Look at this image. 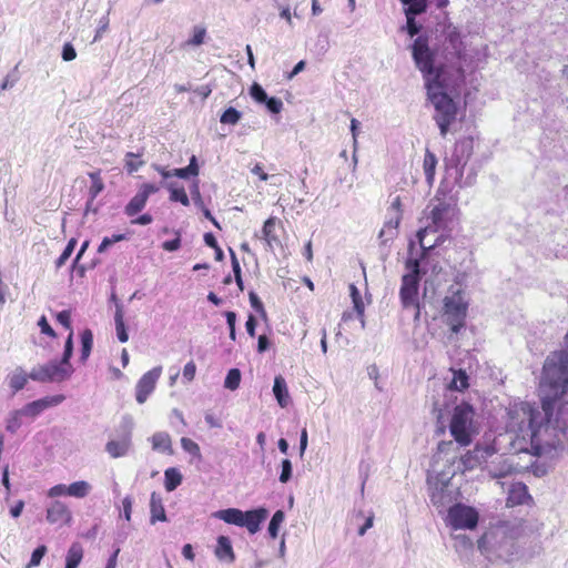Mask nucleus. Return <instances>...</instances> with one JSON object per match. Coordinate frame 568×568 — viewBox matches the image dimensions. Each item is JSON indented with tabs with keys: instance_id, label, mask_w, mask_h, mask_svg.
I'll use <instances>...</instances> for the list:
<instances>
[{
	"instance_id": "nucleus-1",
	"label": "nucleus",
	"mask_w": 568,
	"mask_h": 568,
	"mask_svg": "<svg viewBox=\"0 0 568 568\" xmlns=\"http://www.w3.org/2000/svg\"><path fill=\"white\" fill-rule=\"evenodd\" d=\"M568 390V331L565 348L549 354L539 385L541 409L527 402L515 403L507 410L506 429L511 449L535 456L554 455L568 446V402L559 406L554 420V404Z\"/></svg>"
},
{
	"instance_id": "nucleus-2",
	"label": "nucleus",
	"mask_w": 568,
	"mask_h": 568,
	"mask_svg": "<svg viewBox=\"0 0 568 568\" xmlns=\"http://www.w3.org/2000/svg\"><path fill=\"white\" fill-rule=\"evenodd\" d=\"M465 81L463 67H457L452 78L425 87L428 100L435 109L434 120L436 121L440 135L446 136L449 126L457 116V104L450 97L456 93Z\"/></svg>"
},
{
	"instance_id": "nucleus-3",
	"label": "nucleus",
	"mask_w": 568,
	"mask_h": 568,
	"mask_svg": "<svg viewBox=\"0 0 568 568\" xmlns=\"http://www.w3.org/2000/svg\"><path fill=\"white\" fill-rule=\"evenodd\" d=\"M412 55L416 68L423 74L425 87L452 78L455 67L436 64V53L429 47L427 38L419 36L412 44Z\"/></svg>"
},
{
	"instance_id": "nucleus-4",
	"label": "nucleus",
	"mask_w": 568,
	"mask_h": 568,
	"mask_svg": "<svg viewBox=\"0 0 568 568\" xmlns=\"http://www.w3.org/2000/svg\"><path fill=\"white\" fill-rule=\"evenodd\" d=\"M478 548L487 554V556H494L497 559L504 561L510 560L516 554V544L513 537L508 536L506 530L498 528L490 530L478 540Z\"/></svg>"
},
{
	"instance_id": "nucleus-5",
	"label": "nucleus",
	"mask_w": 568,
	"mask_h": 568,
	"mask_svg": "<svg viewBox=\"0 0 568 568\" xmlns=\"http://www.w3.org/2000/svg\"><path fill=\"white\" fill-rule=\"evenodd\" d=\"M474 408L469 403L463 402L454 407L449 432L460 446H468L473 440Z\"/></svg>"
},
{
	"instance_id": "nucleus-6",
	"label": "nucleus",
	"mask_w": 568,
	"mask_h": 568,
	"mask_svg": "<svg viewBox=\"0 0 568 568\" xmlns=\"http://www.w3.org/2000/svg\"><path fill=\"white\" fill-rule=\"evenodd\" d=\"M456 213V209L454 205L439 201L436 205H434L430 210L428 219L432 220V224L426 225L417 232V239L419 245L424 252L433 248L434 245L426 246L424 243L426 234L432 231L436 232L439 229L447 227L448 223L453 221Z\"/></svg>"
},
{
	"instance_id": "nucleus-7",
	"label": "nucleus",
	"mask_w": 568,
	"mask_h": 568,
	"mask_svg": "<svg viewBox=\"0 0 568 568\" xmlns=\"http://www.w3.org/2000/svg\"><path fill=\"white\" fill-rule=\"evenodd\" d=\"M73 369L58 361H50L44 365L33 367L29 374L32 381L40 383L63 382L71 377Z\"/></svg>"
},
{
	"instance_id": "nucleus-8",
	"label": "nucleus",
	"mask_w": 568,
	"mask_h": 568,
	"mask_svg": "<svg viewBox=\"0 0 568 568\" xmlns=\"http://www.w3.org/2000/svg\"><path fill=\"white\" fill-rule=\"evenodd\" d=\"M443 51L450 67H462L460 59L464 52V44L460 32L453 24H448L443 29Z\"/></svg>"
},
{
	"instance_id": "nucleus-9",
	"label": "nucleus",
	"mask_w": 568,
	"mask_h": 568,
	"mask_svg": "<svg viewBox=\"0 0 568 568\" xmlns=\"http://www.w3.org/2000/svg\"><path fill=\"white\" fill-rule=\"evenodd\" d=\"M478 518L479 515L475 508L458 503L449 506L446 520L455 530L474 529L478 524Z\"/></svg>"
},
{
	"instance_id": "nucleus-10",
	"label": "nucleus",
	"mask_w": 568,
	"mask_h": 568,
	"mask_svg": "<svg viewBox=\"0 0 568 568\" xmlns=\"http://www.w3.org/2000/svg\"><path fill=\"white\" fill-rule=\"evenodd\" d=\"M444 310L447 316V324L450 326L452 332L458 333L464 326L467 311V305L464 303L463 296L456 293L445 297Z\"/></svg>"
},
{
	"instance_id": "nucleus-11",
	"label": "nucleus",
	"mask_w": 568,
	"mask_h": 568,
	"mask_svg": "<svg viewBox=\"0 0 568 568\" xmlns=\"http://www.w3.org/2000/svg\"><path fill=\"white\" fill-rule=\"evenodd\" d=\"M419 281L412 275H403L399 290V298L404 310L414 308V320L418 321L420 316V305L418 302Z\"/></svg>"
},
{
	"instance_id": "nucleus-12",
	"label": "nucleus",
	"mask_w": 568,
	"mask_h": 568,
	"mask_svg": "<svg viewBox=\"0 0 568 568\" xmlns=\"http://www.w3.org/2000/svg\"><path fill=\"white\" fill-rule=\"evenodd\" d=\"M427 483L430 501L442 513L455 499V491L450 487L449 480L439 481L438 476L436 478L428 477Z\"/></svg>"
},
{
	"instance_id": "nucleus-13",
	"label": "nucleus",
	"mask_w": 568,
	"mask_h": 568,
	"mask_svg": "<svg viewBox=\"0 0 568 568\" xmlns=\"http://www.w3.org/2000/svg\"><path fill=\"white\" fill-rule=\"evenodd\" d=\"M495 455V448L491 446H476L473 450H468L465 455H462L457 469L460 471L471 470L481 464H485L487 459Z\"/></svg>"
},
{
	"instance_id": "nucleus-14",
	"label": "nucleus",
	"mask_w": 568,
	"mask_h": 568,
	"mask_svg": "<svg viewBox=\"0 0 568 568\" xmlns=\"http://www.w3.org/2000/svg\"><path fill=\"white\" fill-rule=\"evenodd\" d=\"M162 373V367L158 366L146 372L136 384V402L139 404L145 403L149 395L154 390L158 379Z\"/></svg>"
},
{
	"instance_id": "nucleus-15",
	"label": "nucleus",
	"mask_w": 568,
	"mask_h": 568,
	"mask_svg": "<svg viewBox=\"0 0 568 568\" xmlns=\"http://www.w3.org/2000/svg\"><path fill=\"white\" fill-rule=\"evenodd\" d=\"M483 469L490 478H504L513 473L514 466L504 455H494L487 459Z\"/></svg>"
},
{
	"instance_id": "nucleus-16",
	"label": "nucleus",
	"mask_w": 568,
	"mask_h": 568,
	"mask_svg": "<svg viewBox=\"0 0 568 568\" xmlns=\"http://www.w3.org/2000/svg\"><path fill=\"white\" fill-rule=\"evenodd\" d=\"M63 400V395L47 396L27 404L21 409H19V413H22L23 416H30L34 418L47 408L58 406Z\"/></svg>"
},
{
	"instance_id": "nucleus-17",
	"label": "nucleus",
	"mask_w": 568,
	"mask_h": 568,
	"mask_svg": "<svg viewBox=\"0 0 568 568\" xmlns=\"http://www.w3.org/2000/svg\"><path fill=\"white\" fill-rule=\"evenodd\" d=\"M473 153V141L464 139L455 144V150L452 155L450 162L455 165L456 172L459 178L463 175V169L466 165Z\"/></svg>"
},
{
	"instance_id": "nucleus-18",
	"label": "nucleus",
	"mask_w": 568,
	"mask_h": 568,
	"mask_svg": "<svg viewBox=\"0 0 568 568\" xmlns=\"http://www.w3.org/2000/svg\"><path fill=\"white\" fill-rule=\"evenodd\" d=\"M123 423L125 424V428L128 429L126 435L121 440H110L105 445V450L113 458L124 456L130 448V430L133 426V422L131 417H124Z\"/></svg>"
},
{
	"instance_id": "nucleus-19",
	"label": "nucleus",
	"mask_w": 568,
	"mask_h": 568,
	"mask_svg": "<svg viewBox=\"0 0 568 568\" xmlns=\"http://www.w3.org/2000/svg\"><path fill=\"white\" fill-rule=\"evenodd\" d=\"M268 510L264 507L244 511L241 527H245L250 534L260 530L261 524L267 518Z\"/></svg>"
},
{
	"instance_id": "nucleus-20",
	"label": "nucleus",
	"mask_w": 568,
	"mask_h": 568,
	"mask_svg": "<svg viewBox=\"0 0 568 568\" xmlns=\"http://www.w3.org/2000/svg\"><path fill=\"white\" fill-rule=\"evenodd\" d=\"M47 520L51 524L69 525L72 520V514L65 504L57 500L47 509Z\"/></svg>"
},
{
	"instance_id": "nucleus-21",
	"label": "nucleus",
	"mask_w": 568,
	"mask_h": 568,
	"mask_svg": "<svg viewBox=\"0 0 568 568\" xmlns=\"http://www.w3.org/2000/svg\"><path fill=\"white\" fill-rule=\"evenodd\" d=\"M530 499L527 486L523 483H514L509 487L506 505L508 507L524 505Z\"/></svg>"
},
{
	"instance_id": "nucleus-22",
	"label": "nucleus",
	"mask_w": 568,
	"mask_h": 568,
	"mask_svg": "<svg viewBox=\"0 0 568 568\" xmlns=\"http://www.w3.org/2000/svg\"><path fill=\"white\" fill-rule=\"evenodd\" d=\"M215 556L219 560L232 564L235 560V555L233 551V547L231 540L226 536L217 537V545L215 547Z\"/></svg>"
},
{
	"instance_id": "nucleus-23",
	"label": "nucleus",
	"mask_w": 568,
	"mask_h": 568,
	"mask_svg": "<svg viewBox=\"0 0 568 568\" xmlns=\"http://www.w3.org/2000/svg\"><path fill=\"white\" fill-rule=\"evenodd\" d=\"M273 393L282 408L287 407L290 404V394L286 382L282 375H277L274 378Z\"/></svg>"
},
{
	"instance_id": "nucleus-24",
	"label": "nucleus",
	"mask_w": 568,
	"mask_h": 568,
	"mask_svg": "<svg viewBox=\"0 0 568 568\" xmlns=\"http://www.w3.org/2000/svg\"><path fill=\"white\" fill-rule=\"evenodd\" d=\"M150 513H151V517H150L151 524H155L158 520H160V521L168 520L165 509L163 507L162 498L155 491H153L151 494Z\"/></svg>"
},
{
	"instance_id": "nucleus-25",
	"label": "nucleus",
	"mask_w": 568,
	"mask_h": 568,
	"mask_svg": "<svg viewBox=\"0 0 568 568\" xmlns=\"http://www.w3.org/2000/svg\"><path fill=\"white\" fill-rule=\"evenodd\" d=\"M462 446L454 440H443L437 446V458L444 456L448 463L454 462Z\"/></svg>"
},
{
	"instance_id": "nucleus-26",
	"label": "nucleus",
	"mask_w": 568,
	"mask_h": 568,
	"mask_svg": "<svg viewBox=\"0 0 568 568\" xmlns=\"http://www.w3.org/2000/svg\"><path fill=\"white\" fill-rule=\"evenodd\" d=\"M453 377L447 384V392H462L469 386V377L464 369H452Z\"/></svg>"
},
{
	"instance_id": "nucleus-27",
	"label": "nucleus",
	"mask_w": 568,
	"mask_h": 568,
	"mask_svg": "<svg viewBox=\"0 0 568 568\" xmlns=\"http://www.w3.org/2000/svg\"><path fill=\"white\" fill-rule=\"evenodd\" d=\"M213 516L225 521L226 524L241 527L244 511L237 508H227L217 510L216 513L213 514Z\"/></svg>"
},
{
	"instance_id": "nucleus-28",
	"label": "nucleus",
	"mask_w": 568,
	"mask_h": 568,
	"mask_svg": "<svg viewBox=\"0 0 568 568\" xmlns=\"http://www.w3.org/2000/svg\"><path fill=\"white\" fill-rule=\"evenodd\" d=\"M276 219L270 217L265 221L262 229V239L265 240L267 246L273 250L274 244H278L280 240L275 234Z\"/></svg>"
},
{
	"instance_id": "nucleus-29",
	"label": "nucleus",
	"mask_w": 568,
	"mask_h": 568,
	"mask_svg": "<svg viewBox=\"0 0 568 568\" xmlns=\"http://www.w3.org/2000/svg\"><path fill=\"white\" fill-rule=\"evenodd\" d=\"M123 316H124V314H123V306L121 304L116 303V305H115V314H114V322H115L116 336H118V339L121 343H125L129 339V335H128V332H126V327H125V324H124Z\"/></svg>"
},
{
	"instance_id": "nucleus-30",
	"label": "nucleus",
	"mask_w": 568,
	"mask_h": 568,
	"mask_svg": "<svg viewBox=\"0 0 568 568\" xmlns=\"http://www.w3.org/2000/svg\"><path fill=\"white\" fill-rule=\"evenodd\" d=\"M83 558V548L79 542H73L65 557V567L78 568Z\"/></svg>"
},
{
	"instance_id": "nucleus-31",
	"label": "nucleus",
	"mask_w": 568,
	"mask_h": 568,
	"mask_svg": "<svg viewBox=\"0 0 568 568\" xmlns=\"http://www.w3.org/2000/svg\"><path fill=\"white\" fill-rule=\"evenodd\" d=\"M146 201L148 199L144 196V193L138 192L126 204L124 209L125 214L134 216L144 209Z\"/></svg>"
},
{
	"instance_id": "nucleus-32",
	"label": "nucleus",
	"mask_w": 568,
	"mask_h": 568,
	"mask_svg": "<svg viewBox=\"0 0 568 568\" xmlns=\"http://www.w3.org/2000/svg\"><path fill=\"white\" fill-rule=\"evenodd\" d=\"M28 378H30L29 375L21 367H17L9 376V385L13 393L21 390L26 386Z\"/></svg>"
},
{
	"instance_id": "nucleus-33",
	"label": "nucleus",
	"mask_w": 568,
	"mask_h": 568,
	"mask_svg": "<svg viewBox=\"0 0 568 568\" xmlns=\"http://www.w3.org/2000/svg\"><path fill=\"white\" fill-rule=\"evenodd\" d=\"M91 488V485L85 480L74 481L68 486V496L84 498L90 494Z\"/></svg>"
},
{
	"instance_id": "nucleus-34",
	"label": "nucleus",
	"mask_w": 568,
	"mask_h": 568,
	"mask_svg": "<svg viewBox=\"0 0 568 568\" xmlns=\"http://www.w3.org/2000/svg\"><path fill=\"white\" fill-rule=\"evenodd\" d=\"M437 165V159L434 153H432L429 150H426L425 158H424V173L426 176V181L428 184H432L435 176V170Z\"/></svg>"
},
{
	"instance_id": "nucleus-35",
	"label": "nucleus",
	"mask_w": 568,
	"mask_h": 568,
	"mask_svg": "<svg viewBox=\"0 0 568 568\" xmlns=\"http://www.w3.org/2000/svg\"><path fill=\"white\" fill-rule=\"evenodd\" d=\"M182 481V475L176 468H168L164 473V486L168 491H173Z\"/></svg>"
},
{
	"instance_id": "nucleus-36",
	"label": "nucleus",
	"mask_w": 568,
	"mask_h": 568,
	"mask_svg": "<svg viewBox=\"0 0 568 568\" xmlns=\"http://www.w3.org/2000/svg\"><path fill=\"white\" fill-rule=\"evenodd\" d=\"M152 447L155 450L171 452V438L169 434L159 432L152 436Z\"/></svg>"
},
{
	"instance_id": "nucleus-37",
	"label": "nucleus",
	"mask_w": 568,
	"mask_h": 568,
	"mask_svg": "<svg viewBox=\"0 0 568 568\" xmlns=\"http://www.w3.org/2000/svg\"><path fill=\"white\" fill-rule=\"evenodd\" d=\"M93 345V334L91 329L87 328L81 334V356L80 359L85 362L90 356Z\"/></svg>"
},
{
	"instance_id": "nucleus-38",
	"label": "nucleus",
	"mask_w": 568,
	"mask_h": 568,
	"mask_svg": "<svg viewBox=\"0 0 568 568\" xmlns=\"http://www.w3.org/2000/svg\"><path fill=\"white\" fill-rule=\"evenodd\" d=\"M206 37V29L202 26H195L192 30V37L186 40L182 47H199L204 43Z\"/></svg>"
},
{
	"instance_id": "nucleus-39",
	"label": "nucleus",
	"mask_w": 568,
	"mask_h": 568,
	"mask_svg": "<svg viewBox=\"0 0 568 568\" xmlns=\"http://www.w3.org/2000/svg\"><path fill=\"white\" fill-rule=\"evenodd\" d=\"M406 7L405 13L422 14L427 10L428 0H400Z\"/></svg>"
},
{
	"instance_id": "nucleus-40",
	"label": "nucleus",
	"mask_w": 568,
	"mask_h": 568,
	"mask_svg": "<svg viewBox=\"0 0 568 568\" xmlns=\"http://www.w3.org/2000/svg\"><path fill=\"white\" fill-rule=\"evenodd\" d=\"M165 186L170 191V200L174 202H180L182 205L187 206L190 204V200L185 193L183 187H176L173 183H168Z\"/></svg>"
},
{
	"instance_id": "nucleus-41",
	"label": "nucleus",
	"mask_w": 568,
	"mask_h": 568,
	"mask_svg": "<svg viewBox=\"0 0 568 568\" xmlns=\"http://www.w3.org/2000/svg\"><path fill=\"white\" fill-rule=\"evenodd\" d=\"M284 519H285V514L283 510L280 509L274 513V515L272 516L271 521L268 524V528H267V531H268V535L271 538L275 539L277 537L280 527H281L282 523L284 521Z\"/></svg>"
},
{
	"instance_id": "nucleus-42",
	"label": "nucleus",
	"mask_w": 568,
	"mask_h": 568,
	"mask_svg": "<svg viewBox=\"0 0 568 568\" xmlns=\"http://www.w3.org/2000/svg\"><path fill=\"white\" fill-rule=\"evenodd\" d=\"M89 176L91 179V186L89 189V195L91 200H94L104 189V183L100 176V172H91L89 173Z\"/></svg>"
},
{
	"instance_id": "nucleus-43",
	"label": "nucleus",
	"mask_w": 568,
	"mask_h": 568,
	"mask_svg": "<svg viewBox=\"0 0 568 568\" xmlns=\"http://www.w3.org/2000/svg\"><path fill=\"white\" fill-rule=\"evenodd\" d=\"M241 383V372L239 368H231L225 377L224 387L230 390H235L239 388Z\"/></svg>"
},
{
	"instance_id": "nucleus-44",
	"label": "nucleus",
	"mask_w": 568,
	"mask_h": 568,
	"mask_svg": "<svg viewBox=\"0 0 568 568\" xmlns=\"http://www.w3.org/2000/svg\"><path fill=\"white\" fill-rule=\"evenodd\" d=\"M72 354H73V333L72 331L70 332L67 341H65V344H64V351H63V355H62V358L60 361V363L62 365H65L69 367V369H73L71 363H70V358L72 357Z\"/></svg>"
},
{
	"instance_id": "nucleus-45",
	"label": "nucleus",
	"mask_w": 568,
	"mask_h": 568,
	"mask_svg": "<svg viewBox=\"0 0 568 568\" xmlns=\"http://www.w3.org/2000/svg\"><path fill=\"white\" fill-rule=\"evenodd\" d=\"M241 112L237 111L235 108L230 106L227 108L221 115L220 121L223 124H236L241 120Z\"/></svg>"
},
{
	"instance_id": "nucleus-46",
	"label": "nucleus",
	"mask_w": 568,
	"mask_h": 568,
	"mask_svg": "<svg viewBox=\"0 0 568 568\" xmlns=\"http://www.w3.org/2000/svg\"><path fill=\"white\" fill-rule=\"evenodd\" d=\"M77 245V240L71 239L67 246L64 247L62 254L59 256V258L55 261V266L60 268L62 265L65 264V262L70 258L71 254L74 251V247Z\"/></svg>"
},
{
	"instance_id": "nucleus-47",
	"label": "nucleus",
	"mask_w": 568,
	"mask_h": 568,
	"mask_svg": "<svg viewBox=\"0 0 568 568\" xmlns=\"http://www.w3.org/2000/svg\"><path fill=\"white\" fill-rule=\"evenodd\" d=\"M21 416H23V414L19 413V409L13 410L7 420L6 429L11 434L17 433V430L21 427Z\"/></svg>"
},
{
	"instance_id": "nucleus-48",
	"label": "nucleus",
	"mask_w": 568,
	"mask_h": 568,
	"mask_svg": "<svg viewBox=\"0 0 568 568\" xmlns=\"http://www.w3.org/2000/svg\"><path fill=\"white\" fill-rule=\"evenodd\" d=\"M45 554H47V547L44 545L37 547L31 554V559H30L29 564L27 565V568H32V567L39 566Z\"/></svg>"
},
{
	"instance_id": "nucleus-49",
	"label": "nucleus",
	"mask_w": 568,
	"mask_h": 568,
	"mask_svg": "<svg viewBox=\"0 0 568 568\" xmlns=\"http://www.w3.org/2000/svg\"><path fill=\"white\" fill-rule=\"evenodd\" d=\"M139 155L132 152L126 153L125 155V169L129 173H133L138 171L142 165L143 161H138L136 158Z\"/></svg>"
},
{
	"instance_id": "nucleus-50",
	"label": "nucleus",
	"mask_w": 568,
	"mask_h": 568,
	"mask_svg": "<svg viewBox=\"0 0 568 568\" xmlns=\"http://www.w3.org/2000/svg\"><path fill=\"white\" fill-rule=\"evenodd\" d=\"M293 473L292 463L290 459H283L281 463V474H280V481L282 484H286L291 480Z\"/></svg>"
},
{
	"instance_id": "nucleus-51",
	"label": "nucleus",
	"mask_w": 568,
	"mask_h": 568,
	"mask_svg": "<svg viewBox=\"0 0 568 568\" xmlns=\"http://www.w3.org/2000/svg\"><path fill=\"white\" fill-rule=\"evenodd\" d=\"M406 268L408 270V273L405 275H412L417 281H420V268H419V260L415 257L407 258L405 263Z\"/></svg>"
},
{
	"instance_id": "nucleus-52",
	"label": "nucleus",
	"mask_w": 568,
	"mask_h": 568,
	"mask_svg": "<svg viewBox=\"0 0 568 568\" xmlns=\"http://www.w3.org/2000/svg\"><path fill=\"white\" fill-rule=\"evenodd\" d=\"M433 412L436 416V420H437V424H438V428H437V434H444L445 433V429H446V425H445V413H444V408L440 407V405L436 402L434 404V408H433Z\"/></svg>"
},
{
	"instance_id": "nucleus-53",
	"label": "nucleus",
	"mask_w": 568,
	"mask_h": 568,
	"mask_svg": "<svg viewBox=\"0 0 568 568\" xmlns=\"http://www.w3.org/2000/svg\"><path fill=\"white\" fill-rule=\"evenodd\" d=\"M405 16H406V19H407V23H406V27H405L407 33L410 37H414L416 34H418L422 27L416 22L415 18H416L417 14L405 13Z\"/></svg>"
},
{
	"instance_id": "nucleus-54",
	"label": "nucleus",
	"mask_w": 568,
	"mask_h": 568,
	"mask_svg": "<svg viewBox=\"0 0 568 568\" xmlns=\"http://www.w3.org/2000/svg\"><path fill=\"white\" fill-rule=\"evenodd\" d=\"M248 298H250L251 306L255 310V312H257L261 315L262 318L265 320L266 312H265L263 303L261 302V300L258 298L256 293L251 291L248 293Z\"/></svg>"
},
{
	"instance_id": "nucleus-55",
	"label": "nucleus",
	"mask_w": 568,
	"mask_h": 568,
	"mask_svg": "<svg viewBox=\"0 0 568 568\" xmlns=\"http://www.w3.org/2000/svg\"><path fill=\"white\" fill-rule=\"evenodd\" d=\"M251 97L258 103H264L268 98L265 90L258 84L254 83L250 89Z\"/></svg>"
},
{
	"instance_id": "nucleus-56",
	"label": "nucleus",
	"mask_w": 568,
	"mask_h": 568,
	"mask_svg": "<svg viewBox=\"0 0 568 568\" xmlns=\"http://www.w3.org/2000/svg\"><path fill=\"white\" fill-rule=\"evenodd\" d=\"M264 104L267 108V110L274 114L280 113L283 109L282 100L275 97H268Z\"/></svg>"
},
{
	"instance_id": "nucleus-57",
	"label": "nucleus",
	"mask_w": 568,
	"mask_h": 568,
	"mask_svg": "<svg viewBox=\"0 0 568 568\" xmlns=\"http://www.w3.org/2000/svg\"><path fill=\"white\" fill-rule=\"evenodd\" d=\"M182 448L193 456H200V446L192 439L183 437L181 439Z\"/></svg>"
},
{
	"instance_id": "nucleus-58",
	"label": "nucleus",
	"mask_w": 568,
	"mask_h": 568,
	"mask_svg": "<svg viewBox=\"0 0 568 568\" xmlns=\"http://www.w3.org/2000/svg\"><path fill=\"white\" fill-rule=\"evenodd\" d=\"M398 234V231H394L388 227H383L378 234V239L381 240L382 245H387L390 241H393Z\"/></svg>"
},
{
	"instance_id": "nucleus-59",
	"label": "nucleus",
	"mask_w": 568,
	"mask_h": 568,
	"mask_svg": "<svg viewBox=\"0 0 568 568\" xmlns=\"http://www.w3.org/2000/svg\"><path fill=\"white\" fill-rule=\"evenodd\" d=\"M190 191H191V195H192V200H193L194 204L199 207H203L204 203H203V200H202V196L200 193L199 181L193 182Z\"/></svg>"
},
{
	"instance_id": "nucleus-60",
	"label": "nucleus",
	"mask_w": 568,
	"mask_h": 568,
	"mask_svg": "<svg viewBox=\"0 0 568 568\" xmlns=\"http://www.w3.org/2000/svg\"><path fill=\"white\" fill-rule=\"evenodd\" d=\"M196 372V366L193 361L186 363V365L183 368V378L186 382H192L194 379Z\"/></svg>"
},
{
	"instance_id": "nucleus-61",
	"label": "nucleus",
	"mask_w": 568,
	"mask_h": 568,
	"mask_svg": "<svg viewBox=\"0 0 568 568\" xmlns=\"http://www.w3.org/2000/svg\"><path fill=\"white\" fill-rule=\"evenodd\" d=\"M38 325H39V327L41 329V333H43V334H45L48 336H51V337H55L57 336L55 332L53 331V328L48 323L45 316H41L40 317V320L38 322Z\"/></svg>"
},
{
	"instance_id": "nucleus-62",
	"label": "nucleus",
	"mask_w": 568,
	"mask_h": 568,
	"mask_svg": "<svg viewBox=\"0 0 568 568\" xmlns=\"http://www.w3.org/2000/svg\"><path fill=\"white\" fill-rule=\"evenodd\" d=\"M77 57L75 49L71 43H65L62 48V59L64 61H72Z\"/></svg>"
},
{
	"instance_id": "nucleus-63",
	"label": "nucleus",
	"mask_w": 568,
	"mask_h": 568,
	"mask_svg": "<svg viewBox=\"0 0 568 568\" xmlns=\"http://www.w3.org/2000/svg\"><path fill=\"white\" fill-rule=\"evenodd\" d=\"M71 315L69 311H61L57 314V320L60 324H62L65 328L71 329Z\"/></svg>"
},
{
	"instance_id": "nucleus-64",
	"label": "nucleus",
	"mask_w": 568,
	"mask_h": 568,
	"mask_svg": "<svg viewBox=\"0 0 568 568\" xmlns=\"http://www.w3.org/2000/svg\"><path fill=\"white\" fill-rule=\"evenodd\" d=\"M62 495H68V486L63 484L55 485L48 491L49 497H58Z\"/></svg>"
}]
</instances>
